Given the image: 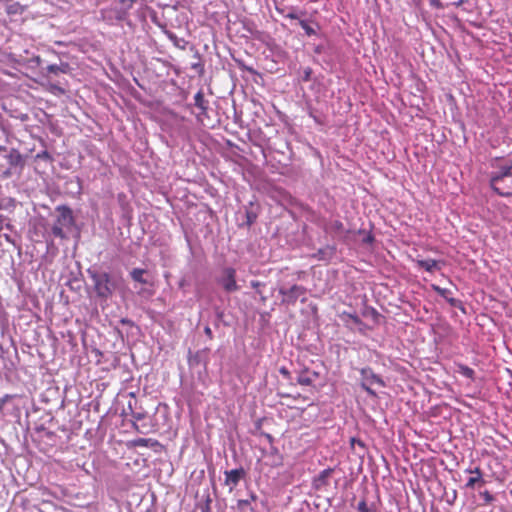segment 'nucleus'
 I'll use <instances>...</instances> for the list:
<instances>
[{
	"label": "nucleus",
	"instance_id": "c9c22d12",
	"mask_svg": "<svg viewBox=\"0 0 512 512\" xmlns=\"http://www.w3.org/2000/svg\"><path fill=\"white\" fill-rule=\"evenodd\" d=\"M355 444L364 447V443L360 439L353 437L351 438V445L354 446Z\"/></svg>",
	"mask_w": 512,
	"mask_h": 512
},
{
	"label": "nucleus",
	"instance_id": "20e7f679",
	"mask_svg": "<svg viewBox=\"0 0 512 512\" xmlns=\"http://www.w3.org/2000/svg\"><path fill=\"white\" fill-rule=\"evenodd\" d=\"M360 376H361V388L367 392L368 395L372 397H376V391L372 389L373 385H378L380 387H385L386 383L383 380V378L374 373L373 369L371 367H363L359 369Z\"/></svg>",
	"mask_w": 512,
	"mask_h": 512
},
{
	"label": "nucleus",
	"instance_id": "c756f323",
	"mask_svg": "<svg viewBox=\"0 0 512 512\" xmlns=\"http://www.w3.org/2000/svg\"><path fill=\"white\" fill-rule=\"evenodd\" d=\"M308 115L311 117L316 124H323L321 118L316 114L315 110L311 107L308 108Z\"/></svg>",
	"mask_w": 512,
	"mask_h": 512
},
{
	"label": "nucleus",
	"instance_id": "e433bc0d",
	"mask_svg": "<svg viewBox=\"0 0 512 512\" xmlns=\"http://www.w3.org/2000/svg\"><path fill=\"white\" fill-rule=\"evenodd\" d=\"M355 444L364 447V443L360 439L353 437L351 438V445L354 446Z\"/></svg>",
	"mask_w": 512,
	"mask_h": 512
},
{
	"label": "nucleus",
	"instance_id": "49530a36",
	"mask_svg": "<svg viewBox=\"0 0 512 512\" xmlns=\"http://www.w3.org/2000/svg\"><path fill=\"white\" fill-rule=\"evenodd\" d=\"M456 497H457V494H456V491H454L453 496H450L451 500H448V503L452 504L455 501Z\"/></svg>",
	"mask_w": 512,
	"mask_h": 512
},
{
	"label": "nucleus",
	"instance_id": "8fccbe9b",
	"mask_svg": "<svg viewBox=\"0 0 512 512\" xmlns=\"http://www.w3.org/2000/svg\"><path fill=\"white\" fill-rule=\"evenodd\" d=\"M201 512H210V507L209 505H206Z\"/></svg>",
	"mask_w": 512,
	"mask_h": 512
},
{
	"label": "nucleus",
	"instance_id": "4d7b16f0",
	"mask_svg": "<svg viewBox=\"0 0 512 512\" xmlns=\"http://www.w3.org/2000/svg\"><path fill=\"white\" fill-rule=\"evenodd\" d=\"M38 431H46L45 428H39Z\"/></svg>",
	"mask_w": 512,
	"mask_h": 512
},
{
	"label": "nucleus",
	"instance_id": "a19ab883",
	"mask_svg": "<svg viewBox=\"0 0 512 512\" xmlns=\"http://www.w3.org/2000/svg\"><path fill=\"white\" fill-rule=\"evenodd\" d=\"M473 474H475V476L483 477V473L479 467L473 468Z\"/></svg>",
	"mask_w": 512,
	"mask_h": 512
},
{
	"label": "nucleus",
	"instance_id": "39448f33",
	"mask_svg": "<svg viewBox=\"0 0 512 512\" xmlns=\"http://www.w3.org/2000/svg\"><path fill=\"white\" fill-rule=\"evenodd\" d=\"M236 273V269L233 267H223L219 274L216 276L215 281L223 289L224 292H236L240 289L236 281Z\"/></svg>",
	"mask_w": 512,
	"mask_h": 512
},
{
	"label": "nucleus",
	"instance_id": "6e6552de",
	"mask_svg": "<svg viewBox=\"0 0 512 512\" xmlns=\"http://www.w3.org/2000/svg\"><path fill=\"white\" fill-rule=\"evenodd\" d=\"M225 475V485L230 486V491L233 490L235 486L239 484V482L246 476V472L244 468H236L232 470H226L224 472Z\"/></svg>",
	"mask_w": 512,
	"mask_h": 512
},
{
	"label": "nucleus",
	"instance_id": "5701e85b",
	"mask_svg": "<svg viewBox=\"0 0 512 512\" xmlns=\"http://www.w3.org/2000/svg\"><path fill=\"white\" fill-rule=\"evenodd\" d=\"M128 407H129V409H132L131 403H129ZM131 416H132V419L134 420V424H136L137 422L142 421L145 418L146 414L143 411L131 410Z\"/></svg>",
	"mask_w": 512,
	"mask_h": 512
},
{
	"label": "nucleus",
	"instance_id": "2eb2a0df",
	"mask_svg": "<svg viewBox=\"0 0 512 512\" xmlns=\"http://www.w3.org/2000/svg\"><path fill=\"white\" fill-rule=\"evenodd\" d=\"M416 264L419 268H422L429 273H433L435 270H439L441 268V262L435 259H419L416 261Z\"/></svg>",
	"mask_w": 512,
	"mask_h": 512
},
{
	"label": "nucleus",
	"instance_id": "4be33fe9",
	"mask_svg": "<svg viewBox=\"0 0 512 512\" xmlns=\"http://www.w3.org/2000/svg\"><path fill=\"white\" fill-rule=\"evenodd\" d=\"M458 373L468 379H473L475 374L474 370L466 365H459Z\"/></svg>",
	"mask_w": 512,
	"mask_h": 512
},
{
	"label": "nucleus",
	"instance_id": "13d9d810",
	"mask_svg": "<svg viewBox=\"0 0 512 512\" xmlns=\"http://www.w3.org/2000/svg\"><path fill=\"white\" fill-rule=\"evenodd\" d=\"M5 237H6V239H7L8 241H11V240H10V237H9L8 235H6Z\"/></svg>",
	"mask_w": 512,
	"mask_h": 512
},
{
	"label": "nucleus",
	"instance_id": "864d4df0",
	"mask_svg": "<svg viewBox=\"0 0 512 512\" xmlns=\"http://www.w3.org/2000/svg\"><path fill=\"white\" fill-rule=\"evenodd\" d=\"M124 18L123 14H118L117 19L122 20Z\"/></svg>",
	"mask_w": 512,
	"mask_h": 512
},
{
	"label": "nucleus",
	"instance_id": "b1692460",
	"mask_svg": "<svg viewBox=\"0 0 512 512\" xmlns=\"http://www.w3.org/2000/svg\"><path fill=\"white\" fill-rule=\"evenodd\" d=\"M269 455L277 457V459L274 460L272 463L273 466H277L282 463V458L279 456V450L277 447L271 445V447L269 449Z\"/></svg>",
	"mask_w": 512,
	"mask_h": 512
},
{
	"label": "nucleus",
	"instance_id": "2f4dec72",
	"mask_svg": "<svg viewBox=\"0 0 512 512\" xmlns=\"http://www.w3.org/2000/svg\"><path fill=\"white\" fill-rule=\"evenodd\" d=\"M357 511L358 512H370V509L367 506V503L365 500H361L357 505Z\"/></svg>",
	"mask_w": 512,
	"mask_h": 512
},
{
	"label": "nucleus",
	"instance_id": "09e8293b",
	"mask_svg": "<svg viewBox=\"0 0 512 512\" xmlns=\"http://www.w3.org/2000/svg\"><path fill=\"white\" fill-rule=\"evenodd\" d=\"M265 437L267 438V440H268L270 443H272V442H273V437H272V435H270V434H265Z\"/></svg>",
	"mask_w": 512,
	"mask_h": 512
},
{
	"label": "nucleus",
	"instance_id": "bb28decb",
	"mask_svg": "<svg viewBox=\"0 0 512 512\" xmlns=\"http://www.w3.org/2000/svg\"><path fill=\"white\" fill-rule=\"evenodd\" d=\"M205 351L206 350L198 351V352H196V354L194 356H190L189 357V364L191 366L199 364L201 362V356H202L203 353H205Z\"/></svg>",
	"mask_w": 512,
	"mask_h": 512
},
{
	"label": "nucleus",
	"instance_id": "f3484780",
	"mask_svg": "<svg viewBox=\"0 0 512 512\" xmlns=\"http://www.w3.org/2000/svg\"><path fill=\"white\" fill-rule=\"evenodd\" d=\"M6 158L11 167H23L24 165L23 157L17 149H11Z\"/></svg>",
	"mask_w": 512,
	"mask_h": 512
},
{
	"label": "nucleus",
	"instance_id": "a18cd8bd",
	"mask_svg": "<svg viewBox=\"0 0 512 512\" xmlns=\"http://www.w3.org/2000/svg\"><path fill=\"white\" fill-rule=\"evenodd\" d=\"M456 497H457V494H456V491H454L453 496H450L451 500H448V503L452 504L455 501Z\"/></svg>",
	"mask_w": 512,
	"mask_h": 512
},
{
	"label": "nucleus",
	"instance_id": "c03bdc74",
	"mask_svg": "<svg viewBox=\"0 0 512 512\" xmlns=\"http://www.w3.org/2000/svg\"><path fill=\"white\" fill-rule=\"evenodd\" d=\"M120 322L124 325H132L133 324L132 321L128 318H122Z\"/></svg>",
	"mask_w": 512,
	"mask_h": 512
},
{
	"label": "nucleus",
	"instance_id": "6ab92c4d",
	"mask_svg": "<svg viewBox=\"0 0 512 512\" xmlns=\"http://www.w3.org/2000/svg\"><path fill=\"white\" fill-rule=\"evenodd\" d=\"M257 500V495L254 492L249 493V499H239L237 501V508L239 510L244 509L245 507L250 506L251 502Z\"/></svg>",
	"mask_w": 512,
	"mask_h": 512
},
{
	"label": "nucleus",
	"instance_id": "3c124183",
	"mask_svg": "<svg viewBox=\"0 0 512 512\" xmlns=\"http://www.w3.org/2000/svg\"><path fill=\"white\" fill-rule=\"evenodd\" d=\"M373 240V237L371 235L367 236V238L365 239V241L367 242H371Z\"/></svg>",
	"mask_w": 512,
	"mask_h": 512
},
{
	"label": "nucleus",
	"instance_id": "f704fd0d",
	"mask_svg": "<svg viewBox=\"0 0 512 512\" xmlns=\"http://www.w3.org/2000/svg\"><path fill=\"white\" fill-rule=\"evenodd\" d=\"M37 158L51 159V156L47 151H43V152L37 154Z\"/></svg>",
	"mask_w": 512,
	"mask_h": 512
},
{
	"label": "nucleus",
	"instance_id": "de8ad7c7",
	"mask_svg": "<svg viewBox=\"0 0 512 512\" xmlns=\"http://www.w3.org/2000/svg\"><path fill=\"white\" fill-rule=\"evenodd\" d=\"M464 2H465V0H458L457 2H454L453 5L458 7V6H461Z\"/></svg>",
	"mask_w": 512,
	"mask_h": 512
},
{
	"label": "nucleus",
	"instance_id": "ea45409f",
	"mask_svg": "<svg viewBox=\"0 0 512 512\" xmlns=\"http://www.w3.org/2000/svg\"><path fill=\"white\" fill-rule=\"evenodd\" d=\"M349 317L352 319V321L355 323V324H360L361 323V319L357 316V315H352L350 314Z\"/></svg>",
	"mask_w": 512,
	"mask_h": 512
},
{
	"label": "nucleus",
	"instance_id": "6e6d98bb",
	"mask_svg": "<svg viewBox=\"0 0 512 512\" xmlns=\"http://www.w3.org/2000/svg\"><path fill=\"white\" fill-rule=\"evenodd\" d=\"M0 150H1V151H4V150H6V147H4V146H0Z\"/></svg>",
	"mask_w": 512,
	"mask_h": 512
},
{
	"label": "nucleus",
	"instance_id": "58836bf2",
	"mask_svg": "<svg viewBox=\"0 0 512 512\" xmlns=\"http://www.w3.org/2000/svg\"><path fill=\"white\" fill-rule=\"evenodd\" d=\"M204 333L211 339L213 337V333H212V330L209 326H206L204 328Z\"/></svg>",
	"mask_w": 512,
	"mask_h": 512
},
{
	"label": "nucleus",
	"instance_id": "9b49d317",
	"mask_svg": "<svg viewBox=\"0 0 512 512\" xmlns=\"http://www.w3.org/2000/svg\"><path fill=\"white\" fill-rule=\"evenodd\" d=\"M491 190L501 197L512 196V175L510 177L503 178L495 186H490Z\"/></svg>",
	"mask_w": 512,
	"mask_h": 512
},
{
	"label": "nucleus",
	"instance_id": "4468645a",
	"mask_svg": "<svg viewBox=\"0 0 512 512\" xmlns=\"http://www.w3.org/2000/svg\"><path fill=\"white\" fill-rule=\"evenodd\" d=\"M334 472L333 468H326L322 470L313 480V486L315 489L320 490L322 487L328 485V479Z\"/></svg>",
	"mask_w": 512,
	"mask_h": 512
},
{
	"label": "nucleus",
	"instance_id": "79ce46f5",
	"mask_svg": "<svg viewBox=\"0 0 512 512\" xmlns=\"http://www.w3.org/2000/svg\"><path fill=\"white\" fill-rule=\"evenodd\" d=\"M51 88H52L53 90L57 91V92H58V93H60V94H63V93L65 92L63 88H61V87H59V86H57V85H52V86H51Z\"/></svg>",
	"mask_w": 512,
	"mask_h": 512
},
{
	"label": "nucleus",
	"instance_id": "473e14b6",
	"mask_svg": "<svg viewBox=\"0 0 512 512\" xmlns=\"http://www.w3.org/2000/svg\"><path fill=\"white\" fill-rule=\"evenodd\" d=\"M430 5L436 9H443L444 5L441 0H430Z\"/></svg>",
	"mask_w": 512,
	"mask_h": 512
},
{
	"label": "nucleus",
	"instance_id": "1a4fd4ad",
	"mask_svg": "<svg viewBox=\"0 0 512 512\" xmlns=\"http://www.w3.org/2000/svg\"><path fill=\"white\" fill-rule=\"evenodd\" d=\"M193 106L199 110L198 113H196V117L199 121H203V117L207 116L208 108H209V101L205 99L204 93L202 90H199L194 95V103Z\"/></svg>",
	"mask_w": 512,
	"mask_h": 512
},
{
	"label": "nucleus",
	"instance_id": "a211bd4d",
	"mask_svg": "<svg viewBox=\"0 0 512 512\" xmlns=\"http://www.w3.org/2000/svg\"><path fill=\"white\" fill-rule=\"evenodd\" d=\"M145 270L144 269H141V268H134L131 272H130V276L131 278L135 281V282H138V283H141V284H147L148 281L143 277V275L145 274Z\"/></svg>",
	"mask_w": 512,
	"mask_h": 512
},
{
	"label": "nucleus",
	"instance_id": "5fc2aeb1",
	"mask_svg": "<svg viewBox=\"0 0 512 512\" xmlns=\"http://www.w3.org/2000/svg\"><path fill=\"white\" fill-rule=\"evenodd\" d=\"M2 222H3V217L1 216L0 217V230L2 229Z\"/></svg>",
	"mask_w": 512,
	"mask_h": 512
},
{
	"label": "nucleus",
	"instance_id": "72a5a7b5",
	"mask_svg": "<svg viewBox=\"0 0 512 512\" xmlns=\"http://www.w3.org/2000/svg\"><path fill=\"white\" fill-rule=\"evenodd\" d=\"M279 372H280V374H281V375H283L285 378H289V377H290V372H289V370H288L286 367H284V366H282V367H280V368H279Z\"/></svg>",
	"mask_w": 512,
	"mask_h": 512
},
{
	"label": "nucleus",
	"instance_id": "f8f14e48",
	"mask_svg": "<svg viewBox=\"0 0 512 512\" xmlns=\"http://www.w3.org/2000/svg\"><path fill=\"white\" fill-rule=\"evenodd\" d=\"M336 245H326L325 247L319 248L315 254H313V258L319 261L329 262L336 253Z\"/></svg>",
	"mask_w": 512,
	"mask_h": 512
},
{
	"label": "nucleus",
	"instance_id": "4c0bfd02",
	"mask_svg": "<svg viewBox=\"0 0 512 512\" xmlns=\"http://www.w3.org/2000/svg\"><path fill=\"white\" fill-rule=\"evenodd\" d=\"M250 285L251 287L255 288V289H258L260 286H262L263 284L259 281H256V280H252L250 282Z\"/></svg>",
	"mask_w": 512,
	"mask_h": 512
},
{
	"label": "nucleus",
	"instance_id": "37998d69",
	"mask_svg": "<svg viewBox=\"0 0 512 512\" xmlns=\"http://www.w3.org/2000/svg\"><path fill=\"white\" fill-rule=\"evenodd\" d=\"M32 62L36 63L37 65H41L42 59L39 56H35L31 59Z\"/></svg>",
	"mask_w": 512,
	"mask_h": 512
},
{
	"label": "nucleus",
	"instance_id": "aec40b11",
	"mask_svg": "<svg viewBox=\"0 0 512 512\" xmlns=\"http://www.w3.org/2000/svg\"><path fill=\"white\" fill-rule=\"evenodd\" d=\"M485 484V480L483 479V477H480V476H472L468 479L465 487L466 488H470V489H473L475 488L476 485L478 486H482Z\"/></svg>",
	"mask_w": 512,
	"mask_h": 512
},
{
	"label": "nucleus",
	"instance_id": "f257e3e1",
	"mask_svg": "<svg viewBox=\"0 0 512 512\" xmlns=\"http://www.w3.org/2000/svg\"><path fill=\"white\" fill-rule=\"evenodd\" d=\"M87 273L92 280L95 293L101 300L107 301L116 289V280L108 272L98 269H88Z\"/></svg>",
	"mask_w": 512,
	"mask_h": 512
},
{
	"label": "nucleus",
	"instance_id": "412c9836",
	"mask_svg": "<svg viewBox=\"0 0 512 512\" xmlns=\"http://www.w3.org/2000/svg\"><path fill=\"white\" fill-rule=\"evenodd\" d=\"M299 25L301 28L305 31L307 36H314L317 34V31L315 28H313L308 21L299 19Z\"/></svg>",
	"mask_w": 512,
	"mask_h": 512
},
{
	"label": "nucleus",
	"instance_id": "9d476101",
	"mask_svg": "<svg viewBox=\"0 0 512 512\" xmlns=\"http://www.w3.org/2000/svg\"><path fill=\"white\" fill-rule=\"evenodd\" d=\"M432 288L439 296L444 298L449 303V305L451 307L458 308V309L462 310L463 312H465L463 303L460 300H458L454 297H451V294H452L451 290H449L447 288H442L437 285H432Z\"/></svg>",
	"mask_w": 512,
	"mask_h": 512
},
{
	"label": "nucleus",
	"instance_id": "dca6fc26",
	"mask_svg": "<svg viewBox=\"0 0 512 512\" xmlns=\"http://www.w3.org/2000/svg\"><path fill=\"white\" fill-rule=\"evenodd\" d=\"M317 377L316 372H310L308 370H304L300 372L296 378V381L298 384L302 386H310L314 382L315 378Z\"/></svg>",
	"mask_w": 512,
	"mask_h": 512
},
{
	"label": "nucleus",
	"instance_id": "0eeeda50",
	"mask_svg": "<svg viewBox=\"0 0 512 512\" xmlns=\"http://www.w3.org/2000/svg\"><path fill=\"white\" fill-rule=\"evenodd\" d=\"M325 231L331 235L333 239L344 241L348 231L345 230L344 224L340 220L331 221L326 227Z\"/></svg>",
	"mask_w": 512,
	"mask_h": 512
},
{
	"label": "nucleus",
	"instance_id": "393cba45",
	"mask_svg": "<svg viewBox=\"0 0 512 512\" xmlns=\"http://www.w3.org/2000/svg\"><path fill=\"white\" fill-rule=\"evenodd\" d=\"M282 13V15L285 17V18H289V19H293V20H296V19H299L300 18V15H303L304 12L303 11H300V12H297L296 10H294L293 8H291L287 13H284V11H280Z\"/></svg>",
	"mask_w": 512,
	"mask_h": 512
},
{
	"label": "nucleus",
	"instance_id": "423d86ee",
	"mask_svg": "<svg viewBox=\"0 0 512 512\" xmlns=\"http://www.w3.org/2000/svg\"><path fill=\"white\" fill-rule=\"evenodd\" d=\"M305 293V287L298 284H294L290 287L282 286L279 288V294L283 296L282 302L287 305L295 304L296 301Z\"/></svg>",
	"mask_w": 512,
	"mask_h": 512
},
{
	"label": "nucleus",
	"instance_id": "f03ea898",
	"mask_svg": "<svg viewBox=\"0 0 512 512\" xmlns=\"http://www.w3.org/2000/svg\"><path fill=\"white\" fill-rule=\"evenodd\" d=\"M56 218L51 227V234L55 238H67L66 231H70L75 224L72 209L67 205H58L56 207Z\"/></svg>",
	"mask_w": 512,
	"mask_h": 512
},
{
	"label": "nucleus",
	"instance_id": "7ed1b4c3",
	"mask_svg": "<svg viewBox=\"0 0 512 512\" xmlns=\"http://www.w3.org/2000/svg\"><path fill=\"white\" fill-rule=\"evenodd\" d=\"M492 171L489 173V186L497 185L500 180L512 175V159L494 157L489 163Z\"/></svg>",
	"mask_w": 512,
	"mask_h": 512
},
{
	"label": "nucleus",
	"instance_id": "cd10ccee",
	"mask_svg": "<svg viewBox=\"0 0 512 512\" xmlns=\"http://www.w3.org/2000/svg\"><path fill=\"white\" fill-rule=\"evenodd\" d=\"M479 494L483 498L485 504H490L495 501V497L487 490L482 491Z\"/></svg>",
	"mask_w": 512,
	"mask_h": 512
},
{
	"label": "nucleus",
	"instance_id": "7c9ffc66",
	"mask_svg": "<svg viewBox=\"0 0 512 512\" xmlns=\"http://www.w3.org/2000/svg\"><path fill=\"white\" fill-rule=\"evenodd\" d=\"M59 73L67 74L70 70V65L67 62H61L60 64H57Z\"/></svg>",
	"mask_w": 512,
	"mask_h": 512
},
{
	"label": "nucleus",
	"instance_id": "c85d7f7f",
	"mask_svg": "<svg viewBox=\"0 0 512 512\" xmlns=\"http://www.w3.org/2000/svg\"><path fill=\"white\" fill-rule=\"evenodd\" d=\"M312 73H313L312 68H310V67L304 68L302 71V74H301V81L302 82L310 81Z\"/></svg>",
	"mask_w": 512,
	"mask_h": 512
},
{
	"label": "nucleus",
	"instance_id": "ddd939ff",
	"mask_svg": "<svg viewBox=\"0 0 512 512\" xmlns=\"http://www.w3.org/2000/svg\"><path fill=\"white\" fill-rule=\"evenodd\" d=\"M245 222L240 225V227L246 226L250 228L258 218V208L254 205L253 202H249L248 206H245Z\"/></svg>",
	"mask_w": 512,
	"mask_h": 512
},
{
	"label": "nucleus",
	"instance_id": "a878e982",
	"mask_svg": "<svg viewBox=\"0 0 512 512\" xmlns=\"http://www.w3.org/2000/svg\"><path fill=\"white\" fill-rule=\"evenodd\" d=\"M44 76H48L49 74H53L55 76L59 75L57 64H50L45 68V72H42Z\"/></svg>",
	"mask_w": 512,
	"mask_h": 512
},
{
	"label": "nucleus",
	"instance_id": "603ef678",
	"mask_svg": "<svg viewBox=\"0 0 512 512\" xmlns=\"http://www.w3.org/2000/svg\"><path fill=\"white\" fill-rule=\"evenodd\" d=\"M466 473L473 474V468H468L465 470Z\"/></svg>",
	"mask_w": 512,
	"mask_h": 512
}]
</instances>
